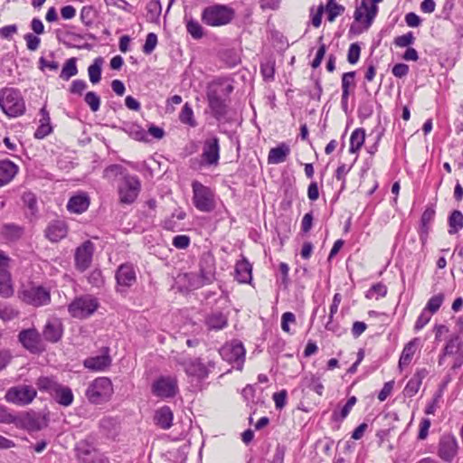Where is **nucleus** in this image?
Instances as JSON below:
<instances>
[{
	"mask_svg": "<svg viewBox=\"0 0 463 463\" xmlns=\"http://www.w3.org/2000/svg\"><path fill=\"white\" fill-rule=\"evenodd\" d=\"M387 294V287L382 283L378 282L373 284L365 293V298L368 299H371L373 298H376L378 299L379 298H383Z\"/></svg>",
	"mask_w": 463,
	"mask_h": 463,
	"instance_id": "6e6d98bb",
	"label": "nucleus"
},
{
	"mask_svg": "<svg viewBox=\"0 0 463 463\" xmlns=\"http://www.w3.org/2000/svg\"><path fill=\"white\" fill-rule=\"evenodd\" d=\"M235 279L240 283H250L252 279V266L245 258L235 265Z\"/></svg>",
	"mask_w": 463,
	"mask_h": 463,
	"instance_id": "c756f323",
	"label": "nucleus"
},
{
	"mask_svg": "<svg viewBox=\"0 0 463 463\" xmlns=\"http://www.w3.org/2000/svg\"><path fill=\"white\" fill-rule=\"evenodd\" d=\"M103 62V58L99 56L95 58L93 62L89 66L88 74L90 81L92 84H97L100 81Z\"/></svg>",
	"mask_w": 463,
	"mask_h": 463,
	"instance_id": "4c0bfd02",
	"label": "nucleus"
},
{
	"mask_svg": "<svg viewBox=\"0 0 463 463\" xmlns=\"http://www.w3.org/2000/svg\"><path fill=\"white\" fill-rule=\"evenodd\" d=\"M118 202L121 204L130 205L136 202L140 191L141 181L136 175L125 174L118 184Z\"/></svg>",
	"mask_w": 463,
	"mask_h": 463,
	"instance_id": "423d86ee",
	"label": "nucleus"
},
{
	"mask_svg": "<svg viewBox=\"0 0 463 463\" xmlns=\"http://www.w3.org/2000/svg\"><path fill=\"white\" fill-rule=\"evenodd\" d=\"M302 386L307 388L318 395L322 396L324 392V385L321 382L320 376L313 373L306 374L302 379Z\"/></svg>",
	"mask_w": 463,
	"mask_h": 463,
	"instance_id": "f704fd0d",
	"label": "nucleus"
},
{
	"mask_svg": "<svg viewBox=\"0 0 463 463\" xmlns=\"http://www.w3.org/2000/svg\"><path fill=\"white\" fill-rule=\"evenodd\" d=\"M458 444L453 434H444L440 437L438 445V456L445 462L450 463L456 458Z\"/></svg>",
	"mask_w": 463,
	"mask_h": 463,
	"instance_id": "f3484780",
	"label": "nucleus"
},
{
	"mask_svg": "<svg viewBox=\"0 0 463 463\" xmlns=\"http://www.w3.org/2000/svg\"><path fill=\"white\" fill-rule=\"evenodd\" d=\"M179 120L183 124L188 125L189 127L192 128H195L197 126V122L194 116L193 109L188 103H185L183 106L182 110L179 114Z\"/></svg>",
	"mask_w": 463,
	"mask_h": 463,
	"instance_id": "8fccbe9b",
	"label": "nucleus"
},
{
	"mask_svg": "<svg viewBox=\"0 0 463 463\" xmlns=\"http://www.w3.org/2000/svg\"><path fill=\"white\" fill-rule=\"evenodd\" d=\"M365 139V131L364 128H355L350 137L349 152L354 154L358 152L363 146Z\"/></svg>",
	"mask_w": 463,
	"mask_h": 463,
	"instance_id": "58836bf2",
	"label": "nucleus"
},
{
	"mask_svg": "<svg viewBox=\"0 0 463 463\" xmlns=\"http://www.w3.org/2000/svg\"><path fill=\"white\" fill-rule=\"evenodd\" d=\"M48 423L49 417L47 414L31 411L18 413L16 428L29 432L38 431L47 427Z\"/></svg>",
	"mask_w": 463,
	"mask_h": 463,
	"instance_id": "f8f14e48",
	"label": "nucleus"
},
{
	"mask_svg": "<svg viewBox=\"0 0 463 463\" xmlns=\"http://www.w3.org/2000/svg\"><path fill=\"white\" fill-rule=\"evenodd\" d=\"M84 101L92 112H97L100 108V97L94 91H88L84 96Z\"/></svg>",
	"mask_w": 463,
	"mask_h": 463,
	"instance_id": "052dcab7",
	"label": "nucleus"
},
{
	"mask_svg": "<svg viewBox=\"0 0 463 463\" xmlns=\"http://www.w3.org/2000/svg\"><path fill=\"white\" fill-rule=\"evenodd\" d=\"M428 373L429 371L426 368L417 369L403 389L404 395L409 398L413 397L419 392L422 381Z\"/></svg>",
	"mask_w": 463,
	"mask_h": 463,
	"instance_id": "393cba45",
	"label": "nucleus"
},
{
	"mask_svg": "<svg viewBox=\"0 0 463 463\" xmlns=\"http://www.w3.org/2000/svg\"><path fill=\"white\" fill-rule=\"evenodd\" d=\"M193 203L202 213H212L216 207L213 190L199 181H193Z\"/></svg>",
	"mask_w": 463,
	"mask_h": 463,
	"instance_id": "6e6552de",
	"label": "nucleus"
},
{
	"mask_svg": "<svg viewBox=\"0 0 463 463\" xmlns=\"http://www.w3.org/2000/svg\"><path fill=\"white\" fill-rule=\"evenodd\" d=\"M416 352V339L410 341L402 349L399 359V368L402 370L403 366L408 365Z\"/></svg>",
	"mask_w": 463,
	"mask_h": 463,
	"instance_id": "ea45409f",
	"label": "nucleus"
},
{
	"mask_svg": "<svg viewBox=\"0 0 463 463\" xmlns=\"http://www.w3.org/2000/svg\"><path fill=\"white\" fill-rule=\"evenodd\" d=\"M361 46L359 43H353L350 44L347 52V61L354 65L356 64L360 59Z\"/></svg>",
	"mask_w": 463,
	"mask_h": 463,
	"instance_id": "774afa93",
	"label": "nucleus"
},
{
	"mask_svg": "<svg viewBox=\"0 0 463 463\" xmlns=\"http://www.w3.org/2000/svg\"><path fill=\"white\" fill-rule=\"evenodd\" d=\"M18 165L5 159L0 161V187L10 183L18 172Z\"/></svg>",
	"mask_w": 463,
	"mask_h": 463,
	"instance_id": "bb28decb",
	"label": "nucleus"
},
{
	"mask_svg": "<svg viewBox=\"0 0 463 463\" xmlns=\"http://www.w3.org/2000/svg\"><path fill=\"white\" fill-rule=\"evenodd\" d=\"M235 10L227 5L213 4L202 10L203 24L211 27H221L230 24L235 18Z\"/></svg>",
	"mask_w": 463,
	"mask_h": 463,
	"instance_id": "f03ea898",
	"label": "nucleus"
},
{
	"mask_svg": "<svg viewBox=\"0 0 463 463\" xmlns=\"http://www.w3.org/2000/svg\"><path fill=\"white\" fill-rule=\"evenodd\" d=\"M151 392L162 400L172 399L179 392L178 381L175 376L161 375L153 382Z\"/></svg>",
	"mask_w": 463,
	"mask_h": 463,
	"instance_id": "9b49d317",
	"label": "nucleus"
},
{
	"mask_svg": "<svg viewBox=\"0 0 463 463\" xmlns=\"http://www.w3.org/2000/svg\"><path fill=\"white\" fill-rule=\"evenodd\" d=\"M289 154V146L282 142L269 150L268 155V163L272 165L281 164L287 160Z\"/></svg>",
	"mask_w": 463,
	"mask_h": 463,
	"instance_id": "c85d7f7f",
	"label": "nucleus"
},
{
	"mask_svg": "<svg viewBox=\"0 0 463 463\" xmlns=\"http://www.w3.org/2000/svg\"><path fill=\"white\" fill-rule=\"evenodd\" d=\"M113 392L111 380L109 377H98L89 384L85 396L92 404H102L110 400Z\"/></svg>",
	"mask_w": 463,
	"mask_h": 463,
	"instance_id": "39448f33",
	"label": "nucleus"
},
{
	"mask_svg": "<svg viewBox=\"0 0 463 463\" xmlns=\"http://www.w3.org/2000/svg\"><path fill=\"white\" fill-rule=\"evenodd\" d=\"M49 57L52 59L51 61L47 60L43 56H41L38 61V68L43 71L45 69H49L52 71H56L59 68V63L54 61V52H50Z\"/></svg>",
	"mask_w": 463,
	"mask_h": 463,
	"instance_id": "bf43d9fd",
	"label": "nucleus"
},
{
	"mask_svg": "<svg viewBox=\"0 0 463 463\" xmlns=\"http://www.w3.org/2000/svg\"><path fill=\"white\" fill-rule=\"evenodd\" d=\"M22 201L33 215L38 212L37 197L34 193L31 191L24 192L22 194Z\"/></svg>",
	"mask_w": 463,
	"mask_h": 463,
	"instance_id": "5fc2aeb1",
	"label": "nucleus"
},
{
	"mask_svg": "<svg viewBox=\"0 0 463 463\" xmlns=\"http://www.w3.org/2000/svg\"><path fill=\"white\" fill-rule=\"evenodd\" d=\"M444 301V295L439 293L437 295L432 296L427 302L424 309L430 312L431 315L438 312L439 307H441Z\"/></svg>",
	"mask_w": 463,
	"mask_h": 463,
	"instance_id": "4d7b16f0",
	"label": "nucleus"
},
{
	"mask_svg": "<svg viewBox=\"0 0 463 463\" xmlns=\"http://www.w3.org/2000/svg\"><path fill=\"white\" fill-rule=\"evenodd\" d=\"M99 307V299L90 294L80 295L68 305V312L73 318L83 320L91 317Z\"/></svg>",
	"mask_w": 463,
	"mask_h": 463,
	"instance_id": "20e7f679",
	"label": "nucleus"
},
{
	"mask_svg": "<svg viewBox=\"0 0 463 463\" xmlns=\"http://www.w3.org/2000/svg\"><path fill=\"white\" fill-rule=\"evenodd\" d=\"M0 108L9 118L24 114L26 107L24 97L18 89L5 87L0 90Z\"/></svg>",
	"mask_w": 463,
	"mask_h": 463,
	"instance_id": "7ed1b4c3",
	"label": "nucleus"
},
{
	"mask_svg": "<svg viewBox=\"0 0 463 463\" xmlns=\"http://www.w3.org/2000/svg\"><path fill=\"white\" fill-rule=\"evenodd\" d=\"M279 275L277 279H280V284L283 286L284 289H287L290 284L289 279V267L286 262H280L279 265Z\"/></svg>",
	"mask_w": 463,
	"mask_h": 463,
	"instance_id": "680f3d73",
	"label": "nucleus"
},
{
	"mask_svg": "<svg viewBox=\"0 0 463 463\" xmlns=\"http://www.w3.org/2000/svg\"><path fill=\"white\" fill-rule=\"evenodd\" d=\"M188 279V285L194 289L200 288L205 285L212 284L213 282H205L204 278L199 272V274L190 273L186 275Z\"/></svg>",
	"mask_w": 463,
	"mask_h": 463,
	"instance_id": "69168bd1",
	"label": "nucleus"
},
{
	"mask_svg": "<svg viewBox=\"0 0 463 463\" xmlns=\"http://www.w3.org/2000/svg\"><path fill=\"white\" fill-rule=\"evenodd\" d=\"M205 325L209 330H222L228 326V318L220 311L213 312L205 317Z\"/></svg>",
	"mask_w": 463,
	"mask_h": 463,
	"instance_id": "2f4dec72",
	"label": "nucleus"
},
{
	"mask_svg": "<svg viewBox=\"0 0 463 463\" xmlns=\"http://www.w3.org/2000/svg\"><path fill=\"white\" fill-rule=\"evenodd\" d=\"M115 278L120 288H128L137 281V275L132 264H121L116 270Z\"/></svg>",
	"mask_w": 463,
	"mask_h": 463,
	"instance_id": "412c9836",
	"label": "nucleus"
},
{
	"mask_svg": "<svg viewBox=\"0 0 463 463\" xmlns=\"http://www.w3.org/2000/svg\"><path fill=\"white\" fill-rule=\"evenodd\" d=\"M215 258L210 251L203 252L199 260V272L203 275L205 282L215 280Z\"/></svg>",
	"mask_w": 463,
	"mask_h": 463,
	"instance_id": "4be33fe9",
	"label": "nucleus"
},
{
	"mask_svg": "<svg viewBox=\"0 0 463 463\" xmlns=\"http://www.w3.org/2000/svg\"><path fill=\"white\" fill-rule=\"evenodd\" d=\"M122 130L137 141L149 142L146 131L137 123H125L122 127Z\"/></svg>",
	"mask_w": 463,
	"mask_h": 463,
	"instance_id": "72a5a7b5",
	"label": "nucleus"
},
{
	"mask_svg": "<svg viewBox=\"0 0 463 463\" xmlns=\"http://www.w3.org/2000/svg\"><path fill=\"white\" fill-rule=\"evenodd\" d=\"M94 252V244L90 241H84L75 251V267L84 272L90 266Z\"/></svg>",
	"mask_w": 463,
	"mask_h": 463,
	"instance_id": "6ab92c4d",
	"label": "nucleus"
},
{
	"mask_svg": "<svg viewBox=\"0 0 463 463\" xmlns=\"http://www.w3.org/2000/svg\"><path fill=\"white\" fill-rule=\"evenodd\" d=\"M356 402L357 399L355 396L349 397L345 404L341 409H335L333 411L331 420L337 423V430L340 428V425L344 420L349 415Z\"/></svg>",
	"mask_w": 463,
	"mask_h": 463,
	"instance_id": "7c9ffc66",
	"label": "nucleus"
},
{
	"mask_svg": "<svg viewBox=\"0 0 463 463\" xmlns=\"http://www.w3.org/2000/svg\"><path fill=\"white\" fill-rule=\"evenodd\" d=\"M219 354L224 361L232 364V367L236 370L241 371L243 369L246 350L241 341L232 340L225 344L220 348Z\"/></svg>",
	"mask_w": 463,
	"mask_h": 463,
	"instance_id": "1a4fd4ad",
	"label": "nucleus"
},
{
	"mask_svg": "<svg viewBox=\"0 0 463 463\" xmlns=\"http://www.w3.org/2000/svg\"><path fill=\"white\" fill-rule=\"evenodd\" d=\"M463 344V335L459 334L452 335L447 341L446 345L443 349L445 355H451L456 354Z\"/></svg>",
	"mask_w": 463,
	"mask_h": 463,
	"instance_id": "49530a36",
	"label": "nucleus"
},
{
	"mask_svg": "<svg viewBox=\"0 0 463 463\" xmlns=\"http://www.w3.org/2000/svg\"><path fill=\"white\" fill-rule=\"evenodd\" d=\"M373 113V104L372 99H367L362 100L358 106V118L362 120L367 119L372 117Z\"/></svg>",
	"mask_w": 463,
	"mask_h": 463,
	"instance_id": "864d4df0",
	"label": "nucleus"
},
{
	"mask_svg": "<svg viewBox=\"0 0 463 463\" xmlns=\"http://www.w3.org/2000/svg\"><path fill=\"white\" fill-rule=\"evenodd\" d=\"M17 338L21 345L33 354H40L46 350L42 335L34 326L22 329Z\"/></svg>",
	"mask_w": 463,
	"mask_h": 463,
	"instance_id": "9d476101",
	"label": "nucleus"
},
{
	"mask_svg": "<svg viewBox=\"0 0 463 463\" xmlns=\"http://www.w3.org/2000/svg\"><path fill=\"white\" fill-rule=\"evenodd\" d=\"M42 337L43 342L50 344L59 343L64 335V325L62 320L57 317H50L47 318L42 329Z\"/></svg>",
	"mask_w": 463,
	"mask_h": 463,
	"instance_id": "2eb2a0df",
	"label": "nucleus"
},
{
	"mask_svg": "<svg viewBox=\"0 0 463 463\" xmlns=\"http://www.w3.org/2000/svg\"><path fill=\"white\" fill-rule=\"evenodd\" d=\"M60 384L52 376H41L36 381V386L39 391L47 392L51 396L54 394Z\"/></svg>",
	"mask_w": 463,
	"mask_h": 463,
	"instance_id": "c9c22d12",
	"label": "nucleus"
},
{
	"mask_svg": "<svg viewBox=\"0 0 463 463\" xmlns=\"http://www.w3.org/2000/svg\"><path fill=\"white\" fill-rule=\"evenodd\" d=\"M173 411L167 405L162 406L155 412L154 421L156 425L159 426L163 430L170 429L173 425Z\"/></svg>",
	"mask_w": 463,
	"mask_h": 463,
	"instance_id": "cd10ccee",
	"label": "nucleus"
},
{
	"mask_svg": "<svg viewBox=\"0 0 463 463\" xmlns=\"http://www.w3.org/2000/svg\"><path fill=\"white\" fill-rule=\"evenodd\" d=\"M69 227L62 219L52 220L44 230L45 238L51 242H59L68 234Z\"/></svg>",
	"mask_w": 463,
	"mask_h": 463,
	"instance_id": "aec40b11",
	"label": "nucleus"
},
{
	"mask_svg": "<svg viewBox=\"0 0 463 463\" xmlns=\"http://www.w3.org/2000/svg\"><path fill=\"white\" fill-rule=\"evenodd\" d=\"M2 233L9 241H17L23 234V228L14 223L5 224Z\"/></svg>",
	"mask_w": 463,
	"mask_h": 463,
	"instance_id": "603ef678",
	"label": "nucleus"
},
{
	"mask_svg": "<svg viewBox=\"0 0 463 463\" xmlns=\"http://www.w3.org/2000/svg\"><path fill=\"white\" fill-rule=\"evenodd\" d=\"M19 314V311L10 305L0 306V319L5 322L16 318Z\"/></svg>",
	"mask_w": 463,
	"mask_h": 463,
	"instance_id": "0e129e2a",
	"label": "nucleus"
},
{
	"mask_svg": "<svg viewBox=\"0 0 463 463\" xmlns=\"http://www.w3.org/2000/svg\"><path fill=\"white\" fill-rule=\"evenodd\" d=\"M146 20L150 23H156L159 20L162 6L159 0H151L146 4Z\"/></svg>",
	"mask_w": 463,
	"mask_h": 463,
	"instance_id": "c03bdc74",
	"label": "nucleus"
},
{
	"mask_svg": "<svg viewBox=\"0 0 463 463\" xmlns=\"http://www.w3.org/2000/svg\"><path fill=\"white\" fill-rule=\"evenodd\" d=\"M80 463H110L109 458L96 449L77 448Z\"/></svg>",
	"mask_w": 463,
	"mask_h": 463,
	"instance_id": "a878e982",
	"label": "nucleus"
},
{
	"mask_svg": "<svg viewBox=\"0 0 463 463\" xmlns=\"http://www.w3.org/2000/svg\"><path fill=\"white\" fill-rule=\"evenodd\" d=\"M233 90L229 79L223 77H218L207 84V109L216 121L225 120L229 112L230 95Z\"/></svg>",
	"mask_w": 463,
	"mask_h": 463,
	"instance_id": "f257e3e1",
	"label": "nucleus"
},
{
	"mask_svg": "<svg viewBox=\"0 0 463 463\" xmlns=\"http://www.w3.org/2000/svg\"><path fill=\"white\" fill-rule=\"evenodd\" d=\"M351 168L352 165H347L345 163H341L335 172V177L336 178V180L341 181V187L338 194L335 196V200L338 199L340 193H342L345 189L346 175L350 172Z\"/></svg>",
	"mask_w": 463,
	"mask_h": 463,
	"instance_id": "09e8293b",
	"label": "nucleus"
},
{
	"mask_svg": "<svg viewBox=\"0 0 463 463\" xmlns=\"http://www.w3.org/2000/svg\"><path fill=\"white\" fill-rule=\"evenodd\" d=\"M355 75L356 71H352L348 72H345L341 77V89L343 94H351V92L354 90L355 83Z\"/></svg>",
	"mask_w": 463,
	"mask_h": 463,
	"instance_id": "de8ad7c7",
	"label": "nucleus"
},
{
	"mask_svg": "<svg viewBox=\"0 0 463 463\" xmlns=\"http://www.w3.org/2000/svg\"><path fill=\"white\" fill-rule=\"evenodd\" d=\"M448 232L450 235L458 233L463 229V213L459 210H453L448 217Z\"/></svg>",
	"mask_w": 463,
	"mask_h": 463,
	"instance_id": "e433bc0d",
	"label": "nucleus"
},
{
	"mask_svg": "<svg viewBox=\"0 0 463 463\" xmlns=\"http://www.w3.org/2000/svg\"><path fill=\"white\" fill-rule=\"evenodd\" d=\"M88 282L95 288H101L104 283L105 279L102 274L101 269H94L88 276Z\"/></svg>",
	"mask_w": 463,
	"mask_h": 463,
	"instance_id": "338daca9",
	"label": "nucleus"
},
{
	"mask_svg": "<svg viewBox=\"0 0 463 463\" xmlns=\"http://www.w3.org/2000/svg\"><path fill=\"white\" fill-rule=\"evenodd\" d=\"M14 292L11 273L0 274V297L9 298L14 295Z\"/></svg>",
	"mask_w": 463,
	"mask_h": 463,
	"instance_id": "a19ab883",
	"label": "nucleus"
},
{
	"mask_svg": "<svg viewBox=\"0 0 463 463\" xmlns=\"http://www.w3.org/2000/svg\"><path fill=\"white\" fill-rule=\"evenodd\" d=\"M78 72L77 59L72 57L68 59L63 64L60 78L63 80H69L71 77L77 75Z\"/></svg>",
	"mask_w": 463,
	"mask_h": 463,
	"instance_id": "a18cd8bd",
	"label": "nucleus"
},
{
	"mask_svg": "<svg viewBox=\"0 0 463 463\" xmlns=\"http://www.w3.org/2000/svg\"><path fill=\"white\" fill-rule=\"evenodd\" d=\"M104 354L89 357L84 360L83 365L91 371H104L111 364V357L109 354V347H105Z\"/></svg>",
	"mask_w": 463,
	"mask_h": 463,
	"instance_id": "5701e85b",
	"label": "nucleus"
},
{
	"mask_svg": "<svg viewBox=\"0 0 463 463\" xmlns=\"http://www.w3.org/2000/svg\"><path fill=\"white\" fill-rule=\"evenodd\" d=\"M181 364L188 376L194 377L198 381L206 379L212 370L215 368L213 361H208L207 364H204L200 357L185 359Z\"/></svg>",
	"mask_w": 463,
	"mask_h": 463,
	"instance_id": "ddd939ff",
	"label": "nucleus"
},
{
	"mask_svg": "<svg viewBox=\"0 0 463 463\" xmlns=\"http://www.w3.org/2000/svg\"><path fill=\"white\" fill-rule=\"evenodd\" d=\"M260 73L266 81L274 80L275 76V62L273 61H267L260 63Z\"/></svg>",
	"mask_w": 463,
	"mask_h": 463,
	"instance_id": "13d9d810",
	"label": "nucleus"
},
{
	"mask_svg": "<svg viewBox=\"0 0 463 463\" xmlns=\"http://www.w3.org/2000/svg\"><path fill=\"white\" fill-rule=\"evenodd\" d=\"M325 11L326 13V20L332 23L345 12V6L337 4L335 0H327Z\"/></svg>",
	"mask_w": 463,
	"mask_h": 463,
	"instance_id": "79ce46f5",
	"label": "nucleus"
},
{
	"mask_svg": "<svg viewBox=\"0 0 463 463\" xmlns=\"http://www.w3.org/2000/svg\"><path fill=\"white\" fill-rule=\"evenodd\" d=\"M19 299L33 307L47 306L52 301L50 289L42 285H29L18 290Z\"/></svg>",
	"mask_w": 463,
	"mask_h": 463,
	"instance_id": "0eeeda50",
	"label": "nucleus"
},
{
	"mask_svg": "<svg viewBox=\"0 0 463 463\" xmlns=\"http://www.w3.org/2000/svg\"><path fill=\"white\" fill-rule=\"evenodd\" d=\"M52 397L58 404L64 407L71 405L74 401V395L71 389L69 386L62 384H60L57 391Z\"/></svg>",
	"mask_w": 463,
	"mask_h": 463,
	"instance_id": "473e14b6",
	"label": "nucleus"
},
{
	"mask_svg": "<svg viewBox=\"0 0 463 463\" xmlns=\"http://www.w3.org/2000/svg\"><path fill=\"white\" fill-rule=\"evenodd\" d=\"M185 27H186L187 33L194 40H200L204 35L203 27L201 25V24L197 20H195L192 17L190 19L185 18Z\"/></svg>",
	"mask_w": 463,
	"mask_h": 463,
	"instance_id": "37998d69",
	"label": "nucleus"
},
{
	"mask_svg": "<svg viewBox=\"0 0 463 463\" xmlns=\"http://www.w3.org/2000/svg\"><path fill=\"white\" fill-rule=\"evenodd\" d=\"M125 174H129L128 170L118 164H112L105 167L103 171V177L106 179H114L117 176L120 175L121 178L124 177Z\"/></svg>",
	"mask_w": 463,
	"mask_h": 463,
	"instance_id": "3c124183",
	"label": "nucleus"
},
{
	"mask_svg": "<svg viewBox=\"0 0 463 463\" xmlns=\"http://www.w3.org/2000/svg\"><path fill=\"white\" fill-rule=\"evenodd\" d=\"M383 0H362L361 5L356 7L354 18L356 22H362L365 14V29H369L378 13L377 4Z\"/></svg>",
	"mask_w": 463,
	"mask_h": 463,
	"instance_id": "a211bd4d",
	"label": "nucleus"
},
{
	"mask_svg": "<svg viewBox=\"0 0 463 463\" xmlns=\"http://www.w3.org/2000/svg\"><path fill=\"white\" fill-rule=\"evenodd\" d=\"M36 394L37 392L33 386L24 384L10 388L5 394V399L17 405H26L33 401Z\"/></svg>",
	"mask_w": 463,
	"mask_h": 463,
	"instance_id": "dca6fc26",
	"label": "nucleus"
},
{
	"mask_svg": "<svg viewBox=\"0 0 463 463\" xmlns=\"http://www.w3.org/2000/svg\"><path fill=\"white\" fill-rule=\"evenodd\" d=\"M90 203L89 195L86 193H80L69 199L67 210L71 213L80 214L88 210Z\"/></svg>",
	"mask_w": 463,
	"mask_h": 463,
	"instance_id": "b1692460",
	"label": "nucleus"
},
{
	"mask_svg": "<svg viewBox=\"0 0 463 463\" xmlns=\"http://www.w3.org/2000/svg\"><path fill=\"white\" fill-rule=\"evenodd\" d=\"M220 138L215 135H210L203 142L201 154V166L217 165L220 160Z\"/></svg>",
	"mask_w": 463,
	"mask_h": 463,
	"instance_id": "4468645a",
	"label": "nucleus"
},
{
	"mask_svg": "<svg viewBox=\"0 0 463 463\" xmlns=\"http://www.w3.org/2000/svg\"><path fill=\"white\" fill-rule=\"evenodd\" d=\"M317 43L319 46L317 51L316 57L311 62V67L313 69H317L320 66L322 60L324 59L326 52V45L323 43V36L318 37Z\"/></svg>",
	"mask_w": 463,
	"mask_h": 463,
	"instance_id": "e2e57ef3",
	"label": "nucleus"
}]
</instances>
